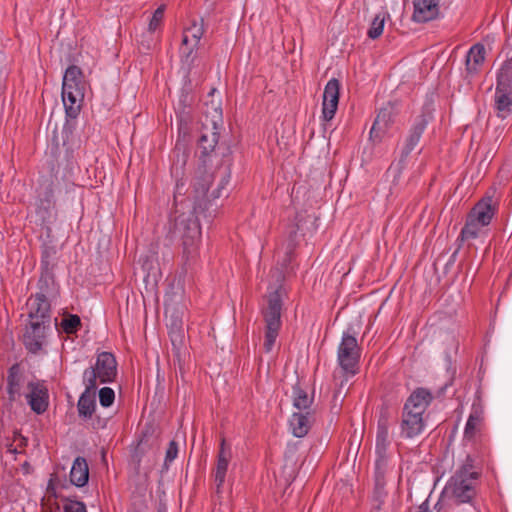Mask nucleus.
<instances>
[{
    "mask_svg": "<svg viewBox=\"0 0 512 512\" xmlns=\"http://www.w3.org/2000/svg\"><path fill=\"white\" fill-rule=\"evenodd\" d=\"M212 180V173L202 167L197 168L192 182L193 208L188 213H181L175 218V230L182 239V267L186 272L197 263L199 258L201 226L198 216L203 214V217H206L204 212L208 209L210 202L205 197Z\"/></svg>",
    "mask_w": 512,
    "mask_h": 512,
    "instance_id": "1",
    "label": "nucleus"
},
{
    "mask_svg": "<svg viewBox=\"0 0 512 512\" xmlns=\"http://www.w3.org/2000/svg\"><path fill=\"white\" fill-rule=\"evenodd\" d=\"M431 392L425 388H417L407 399L402 412L400 435L411 439L420 435L425 428L424 413L432 402Z\"/></svg>",
    "mask_w": 512,
    "mask_h": 512,
    "instance_id": "2",
    "label": "nucleus"
},
{
    "mask_svg": "<svg viewBox=\"0 0 512 512\" xmlns=\"http://www.w3.org/2000/svg\"><path fill=\"white\" fill-rule=\"evenodd\" d=\"M474 458L467 455L463 465L449 479L443 493L456 503H470L476 494L475 483L480 472L475 470Z\"/></svg>",
    "mask_w": 512,
    "mask_h": 512,
    "instance_id": "3",
    "label": "nucleus"
},
{
    "mask_svg": "<svg viewBox=\"0 0 512 512\" xmlns=\"http://www.w3.org/2000/svg\"><path fill=\"white\" fill-rule=\"evenodd\" d=\"M85 83L79 67L69 66L63 76L62 101L68 118L78 117L84 99Z\"/></svg>",
    "mask_w": 512,
    "mask_h": 512,
    "instance_id": "4",
    "label": "nucleus"
},
{
    "mask_svg": "<svg viewBox=\"0 0 512 512\" xmlns=\"http://www.w3.org/2000/svg\"><path fill=\"white\" fill-rule=\"evenodd\" d=\"M285 294V290L281 284L277 287H269L268 291V306L264 310V320L266 326L264 349L267 353L271 352L276 339L279 334V330L282 326L281 311H282V299Z\"/></svg>",
    "mask_w": 512,
    "mask_h": 512,
    "instance_id": "5",
    "label": "nucleus"
},
{
    "mask_svg": "<svg viewBox=\"0 0 512 512\" xmlns=\"http://www.w3.org/2000/svg\"><path fill=\"white\" fill-rule=\"evenodd\" d=\"M117 375V362L110 352H101L97 355L95 365L83 372V384L88 389H97L98 383H111Z\"/></svg>",
    "mask_w": 512,
    "mask_h": 512,
    "instance_id": "6",
    "label": "nucleus"
},
{
    "mask_svg": "<svg viewBox=\"0 0 512 512\" xmlns=\"http://www.w3.org/2000/svg\"><path fill=\"white\" fill-rule=\"evenodd\" d=\"M361 348L355 335L349 330L343 332L337 349V362L345 374V381L358 372Z\"/></svg>",
    "mask_w": 512,
    "mask_h": 512,
    "instance_id": "7",
    "label": "nucleus"
},
{
    "mask_svg": "<svg viewBox=\"0 0 512 512\" xmlns=\"http://www.w3.org/2000/svg\"><path fill=\"white\" fill-rule=\"evenodd\" d=\"M433 119L432 109L429 105L423 107L422 113L415 117L411 124L408 134L405 138L403 147L401 149V158L399 163H404L406 158L418 145L424 131L426 130L429 122Z\"/></svg>",
    "mask_w": 512,
    "mask_h": 512,
    "instance_id": "8",
    "label": "nucleus"
},
{
    "mask_svg": "<svg viewBox=\"0 0 512 512\" xmlns=\"http://www.w3.org/2000/svg\"><path fill=\"white\" fill-rule=\"evenodd\" d=\"M391 422L387 414L382 413L377 422L375 440V466H388V448L391 444L389 430Z\"/></svg>",
    "mask_w": 512,
    "mask_h": 512,
    "instance_id": "9",
    "label": "nucleus"
},
{
    "mask_svg": "<svg viewBox=\"0 0 512 512\" xmlns=\"http://www.w3.org/2000/svg\"><path fill=\"white\" fill-rule=\"evenodd\" d=\"M219 140L218 124L216 120H212L210 124L204 123L198 144L202 157L206 158L214 152ZM206 170V159L198 166Z\"/></svg>",
    "mask_w": 512,
    "mask_h": 512,
    "instance_id": "10",
    "label": "nucleus"
},
{
    "mask_svg": "<svg viewBox=\"0 0 512 512\" xmlns=\"http://www.w3.org/2000/svg\"><path fill=\"white\" fill-rule=\"evenodd\" d=\"M340 95V82L336 78H331L325 85L322 102V118L324 121H330L334 118L338 108Z\"/></svg>",
    "mask_w": 512,
    "mask_h": 512,
    "instance_id": "11",
    "label": "nucleus"
},
{
    "mask_svg": "<svg viewBox=\"0 0 512 512\" xmlns=\"http://www.w3.org/2000/svg\"><path fill=\"white\" fill-rule=\"evenodd\" d=\"M498 201L491 195L482 197L470 210L469 216L489 226L498 211Z\"/></svg>",
    "mask_w": 512,
    "mask_h": 512,
    "instance_id": "12",
    "label": "nucleus"
},
{
    "mask_svg": "<svg viewBox=\"0 0 512 512\" xmlns=\"http://www.w3.org/2000/svg\"><path fill=\"white\" fill-rule=\"evenodd\" d=\"M7 394L10 402H15L20 399L23 394V389L28 383L23 369L18 363L13 364L7 373Z\"/></svg>",
    "mask_w": 512,
    "mask_h": 512,
    "instance_id": "13",
    "label": "nucleus"
},
{
    "mask_svg": "<svg viewBox=\"0 0 512 512\" xmlns=\"http://www.w3.org/2000/svg\"><path fill=\"white\" fill-rule=\"evenodd\" d=\"M48 326V324L30 321L23 339L24 345L29 352L36 354L42 349Z\"/></svg>",
    "mask_w": 512,
    "mask_h": 512,
    "instance_id": "14",
    "label": "nucleus"
},
{
    "mask_svg": "<svg viewBox=\"0 0 512 512\" xmlns=\"http://www.w3.org/2000/svg\"><path fill=\"white\" fill-rule=\"evenodd\" d=\"M439 15V0H413L412 20L425 23L436 19Z\"/></svg>",
    "mask_w": 512,
    "mask_h": 512,
    "instance_id": "15",
    "label": "nucleus"
},
{
    "mask_svg": "<svg viewBox=\"0 0 512 512\" xmlns=\"http://www.w3.org/2000/svg\"><path fill=\"white\" fill-rule=\"evenodd\" d=\"M28 305L30 321L50 324V303L43 293H36Z\"/></svg>",
    "mask_w": 512,
    "mask_h": 512,
    "instance_id": "16",
    "label": "nucleus"
},
{
    "mask_svg": "<svg viewBox=\"0 0 512 512\" xmlns=\"http://www.w3.org/2000/svg\"><path fill=\"white\" fill-rule=\"evenodd\" d=\"M232 457L230 449L225 447V439L221 440L220 449L217 456V463L214 470V482L216 485V493L222 492V487L225 483L229 463Z\"/></svg>",
    "mask_w": 512,
    "mask_h": 512,
    "instance_id": "17",
    "label": "nucleus"
},
{
    "mask_svg": "<svg viewBox=\"0 0 512 512\" xmlns=\"http://www.w3.org/2000/svg\"><path fill=\"white\" fill-rule=\"evenodd\" d=\"M394 117L393 107L390 103L382 107L377 113L374 123L370 129V137L380 140L393 124Z\"/></svg>",
    "mask_w": 512,
    "mask_h": 512,
    "instance_id": "18",
    "label": "nucleus"
},
{
    "mask_svg": "<svg viewBox=\"0 0 512 512\" xmlns=\"http://www.w3.org/2000/svg\"><path fill=\"white\" fill-rule=\"evenodd\" d=\"M28 388L30 392L26 395V398L31 409L37 414L44 413L49 404L47 390L43 386L34 384L33 382H28Z\"/></svg>",
    "mask_w": 512,
    "mask_h": 512,
    "instance_id": "19",
    "label": "nucleus"
},
{
    "mask_svg": "<svg viewBox=\"0 0 512 512\" xmlns=\"http://www.w3.org/2000/svg\"><path fill=\"white\" fill-rule=\"evenodd\" d=\"M493 107L498 118H508L512 114V91L495 87Z\"/></svg>",
    "mask_w": 512,
    "mask_h": 512,
    "instance_id": "20",
    "label": "nucleus"
},
{
    "mask_svg": "<svg viewBox=\"0 0 512 512\" xmlns=\"http://www.w3.org/2000/svg\"><path fill=\"white\" fill-rule=\"evenodd\" d=\"M486 57V50L483 44H474L466 55V71L469 75L473 76L480 72L484 65Z\"/></svg>",
    "mask_w": 512,
    "mask_h": 512,
    "instance_id": "21",
    "label": "nucleus"
},
{
    "mask_svg": "<svg viewBox=\"0 0 512 512\" xmlns=\"http://www.w3.org/2000/svg\"><path fill=\"white\" fill-rule=\"evenodd\" d=\"M176 157L171 165V175L176 179L174 198L177 199L178 195L184 193L185 182L182 179L184 174V167L187 161V155L179 150L174 151Z\"/></svg>",
    "mask_w": 512,
    "mask_h": 512,
    "instance_id": "22",
    "label": "nucleus"
},
{
    "mask_svg": "<svg viewBox=\"0 0 512 512\" xmlns=\"http://www.w3.org/2000/svg\"><path fill=\"white\" fill-rule=\"evenodd\" d=\"M312 415L309 411L294 412L289 419V427L292 434L297 438H302L310 430Z\"/></svg>",
    "mask_w": 512,
    "mask_h": 512,
    "instance_id": "23",
    "label": "nucleus"
},
{
    "mask_svg": "<svg viewBox=\"0 0 512 512\" xmlns=\"http://www.w3.org/2000/svg\"><path fill=\"white\" fill-rule=\"evenodd\" d=\"M200 40L196 36H191L183 31L179 54L184 64L190 66L193 63Z\"/></svg>",
    "mask_w": 512,
    "mask_h": 512,
    "instance_id": "24",
    "label": "nucleus"
},
{
    "mask_svg": "<svg viewBox=\"0 0 512 512\" xmlns=\"http://www.w3.org/2000/svg\"><path fill=\"white\" fill-rule=\"evenodd\" d=\"M96 389H88V385H85V391L80 395L77 409L79 417L83 419H90L96 408L95 400Z\"/></svg>",
    "mask_w": 512,
    "mask_h": 512,
    "instance_id": "25",
    "label": "nucleus"
},
{
    "mask_svg": "<svg viewBox=\"0 0 512 512\" xmlns=\"http://www.w3.org/2000/svg\"><path fill=\"white\" fill-rule=\"evenodd\" d=\"M89 469L83 457H77L70 471V481L77 487H82L88 482Z\"/></svg>",
    "mask_w": 512,
    "mask_h": 512,
    "instance_id": "26",
    "label": "nucleus"
},
{
    "mask_svg": "<svg viewBox=\"0 0 512 512\" xmlns=\"http://www.w3.org/2000/svg\"><path fill=\"white\" fill-rule=\"evenodd\" d=\"M388 466H375L374 471V491H373V501L375 503L384 504L385 499L387 497V491L385 489L386 480L385 475L387 472Z\"/></svg>",
    "mask_w": 512,
    "mask_h": 512,
    "instance_id": "27",
    "label": "nucleus"
},
{
    "mask_svg": "<svg viewBox=\"0 0 512 512\" xmlns=\"http://www.w3.org/2000/svg\"><path fill=\"white\" fill-rule=\"evenodd\" d=\"M488 226L477 222L474 218L467 215L464 226L460 232V238L462 241L473 240L480 237Z\"/></svg>",
    "mask_w": 512,
    "mask_h": 512,
    "instance_id": "28",
    "label": "nucleus"
},
{
    "mask_svg": "<svg viewBox=\"0 0 512 512\" xmlns=\"http://www.w3.org/2000/svg\"><path fill=\"white\" fill-rule=\"evenodd\" d=\"M482 423L481 412L474 410L470 413L464 429V440L474 441L477 434L480 432Z\"/></svg>",
    "mask_w": 512,
    "mask_h": 512,
    "instance_id": "29",
    "label": "nucleus"
},
{
    "mask_svg": "<svg viewBox=\"0 0 512 512\" xmlns=\"http://www.w3.org/2000/svg\"><path fill=\"white\" fill-rule=\"evenodd\" d=\"M496 87L512 91V57L501 65L497 73Z\"/></svg>",
    "mask_w": 512,
    "mask_h": 512,
    "instance_id": "30",
    "label": "nucleus"
},
{
    "mask_svg": "<svg viewBox=\"0 0 512 512\" xmlns=\"http://www.w3.org/2000/svg\"><path fill=\"white\" fill-rule=\"evenodd\" d=\"M387 16L388 14L384 11H381L374 16L367 31V35L370 39L374 40L382 35Z\"/></svg>",
    "mask_w": 512,
    "mask_h": 512,
    "instance_id": "31",
    "label": "nucleus"
},
{
    "mask_svg": "<svg viewBox=\"0 0 512 512\" xmlns=\"http://www.w3.org/2000/svg\"><path fill=\"white\" fill-rule=\"evenodd\" d=\"M293 396V406L296 409H298L299 412H302V410L306 412L310 408L312 404V399L307 395V393L304 390H302L299 387H295L293 389Z\"/></svg>",
    "mask_w": 512,
    "mask_h": 512,
    "instance_id": "32",
    "label": "nucleus"
},
{
    "mask_svg": "<svg viewBox=\"0 0 512 512\" xmlns=\"http://www.w3.org/2000/svg\"><path fill=\"white\" fill-rule=\"evenodd\" d=\"M38 287V293H43L47 298L54 291V278L51 270H42V274L38 281Z\"/></svg>",
    "mask_w": 512,
    "mask_h": 512,
    "instance_id": "33",
    "label": "nucleus"
},
{
    "mask_svg": "<svg viewBox=\"0 0 512 512\" xmlns=\"http://www.w3.org/2000/svg\"><path fill=\"white\" fill-rule=\"evenodd\" d=\"M165 12V5H160L152 14L148 24V31L153 33L157 31L162 24Z\"/></svg>",
    "mask_w": 512,
    "mask_h": 512,
    "instance_id": "34",
    "label": "nucleus"
},
{
    "mask_svg": "<svg viewBox=\"0 0 512 512\" xmlns=\"http://www.w3.org/2000/svg\"><path fill=\"white\" fill-rule=\"evenodd\" d=\"M80 318L77 315H69L62 319L61 327L65 333L71 334L76 332L77 328L80 326Z\"/></svg>",
    "mask_w": 512,
    "mask_h": 512,
    "instance_id": "35",
    "label": "nucleus"
},
{
    "mask_svg": "<svg viewBox=\"0 0 512 512\" xmlns=\"http://www.w3.org/2000/svg\"><path fill=\"white\" fill-rule=\"evenodd\" d=\"M115 400L114 390L110 387H103L99 390V402L103 407H109Z\"/></svg>",
    "mask_w": 512,
    "mask_h": 512,
    "instance_id": "36",
    "label": "nucleus"
},
{
    "mask_svg": "<svg viewBox=\"0 0 512 512\" xmlns=\"http://www.w3.org/2000/svg\"><path fill=\"white\" fill-rule=\"evenodd\" d=\"M56 254L53 247H45L41 255V268L42 270H51V259Z\"/></svg>",
    "mask_w": 512,
    "mask_h": 512,
    "instance_id": "37",
    "label": "nucleus"
},
{
    "mask_svg": "<svg viewBox=\"0 0 512 512\" xmlns=\"http://www.w3.org/2000/svg\"><path fill=\"white\" fill-rule=\"evenodd\" d=\"M184 32L191 36H196L198 39H201L204 35V26L203 21H193L190 26L184 29Z\"/></svg>",
    "mask_w": 512,
    "mask_h": 512,
    "instance_id": "38",
    "label": "nucleus"
},
{
    "mask_svg": "<svg viewBox=\"0 0 512 512\" xmlns=\"http://www.w3.org/2000/svg\"><path fill=\"white\" fill-rule=\"evenodd\" d=\"M178 455V445L175 441H170L168 448L166 450L165 455V466H168L171 462H173Z\"/></svg>",
    "mask_w": 512,
    "mask_h": 512,
    "instance_id": "39",
    "label": "nucleus"
},
{
    "mask_svg": "<svg viewBox=\"0 0 512 512\" xmlns=\"http://www.w3.org/2000/svg\"><path fill=\"white\" fill-rule=\"evenodd\" d=\"M65 512H87L86 506L80 501H69L64 506Z\"/></svg>",
    "mask_w": 512,
    "mask_h": 512,
    "instance_id": "40",
    "label": "nucleus"
},
{
    "mask_svg": "<svg viewBox=\"0 0 512 512\" xmlns=\"http://www.w3.org/2000/svg\"><path fill=\"white\" fill-rule=\"evenodd\" d=\"M53 206V201H52V193L49 192L47 193L46 195V198L41 200L40 201V209H43L44 211V214L42 216L43 219H45L46 215H50V209L52 208Z\"/></svg>",
    "mask_w": 512,
    "mask_h": 512,
    "instance_id": "41",
    "label": "nucleus"
},
{
    "mask_svg": "<svg viewBox=\"0 0 512 512\" xmlns=\"http://www.w3.org/2000/svg\"><path fill=\"white\" fill-rule=\"evenodd\" d=\"M229 178H230V175L228 173H225L223 175L217 189L215 191H213V193H212L214 199L219 198L221 196V190L224 189L225 186L228 184Z\"/></svg>",
    "mask_w": 512,
    "mask_h": 512,
    "instance_id": "42",
    "label": "nucleus"
},
{
    "mask_svg": "<svg viewBox=\"0 0 512 512\" xmlns=\"http://www.w3.org/2000/svg\"><path fill=\"white\" fill-rule=\"evenodd\" d=\"M171 326L176 330H181L182 328V321L178 317H175L171 320Z\"/></svg>",
    "mask_w": 512,
    "mask_h": 512,
    "instance_id": "43",
    "label": "nucleus"
},
{
    "mask_svg": "<svg viewBox=\"0 0 512 512\" xmlns=\"http://www.w3.org/2000/svg\"><path fill=\"white\" fill-rule=\"evenodd\" d=\"M382 506H383V504L375 503V502H374V505H373V512H383V510H382Z\"/></svg>",
    "mask_w": 512,
    "mask_h": 512,
    "instance_id": "44",
    "label": "nucleus"
},
{
    "mask_svg": "<svg viewBox=\"0 0 512 512\" xmlns=\"http://www.w3.org/2000/svg\"><path fill=\"white\" fill-rule=\"evenodd\" d=\"M417 512H430V511H429V508H428V506H427L426 504H422V505L419 507V509H418V511H417Z\"/></svg>",
    "mask_w": 512,
    "mask_h": 512,
    "instance_id": "45",
    "label": "nucleus"
},
{
    "mask_svg": "<svg viewBox=\"0 0 512 512\" xmlns=\"http://www.w3.org/2000/svg\"><path fill=\"white\" fill-rule=\"evenodd\" d=\"M214 110H215V113L217 114V118L219 120H221V108L219 107V105L217 107H215Z\"/></svg>",
    "mask_w": 512,
    "mask_h": 512,
    "instance_id": "46",
    "label": "nucleus"
},
{
    "mask_svg": "<svg viewBox=\"0 0 512 512\" xmlns=\"http://www.w3.org/2000/svg\"><path fill=\"white\" fill-rule=\"evenodd\" d=\"M157 512H167L166 507H159Z\"/></svg>",
    "mask_w": 512,
    "mask_h": 512,
    "instance_id": "47",
    "label": "nucleus"
}]
</instances>
